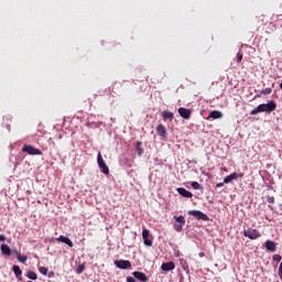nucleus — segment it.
I'll use <instances>...</instances> for the list:
<instances>
[{"label":"nucleus","instance_id":"obj_1","mask_svg":"<svg viewBox=\"0 0 282 282\" xmlns=\"http://www.w3.org/2000/svg\"><path fill=\"white\" fill-rule=\"evenodd\" d=\"M276 109V102L270 101L268 104H261L256 109L251 110V116H257V113H261L265 111L267 113H272Z\"/></svg>","mask_w":282,"mask_h":282},{"label":"nucleus","instance_id":"obj_2","mask_svg":"<svg viewBox=\"0 0 282 282\" xmlns=\"http://www.w3.org/2000/svg\"><path fill=\"white\" fill-rule=\"evenodd\" d=\"M97 162L99 169H101V173H104V175H109V166H107V163H105V160L102 159V154H100V152L97 155Z\"/></svg>","mask_w":282,"mask_h":282},{"label":"nucleus","instance_id":"obj_3","mask_svg":"<svg viewBox=\"0 0 282 282\" xmlns=\"http://www.w3.org/2000/svg\"><path fill=\"white\" fill-rule=\"evenodd\" d=\"M188 215L195 217V219H200L202 221H208V216L200 210H189Z\"/></svg>","mask_w":282,"mask_h":282},{"label":"nucleus","instance_id":"obj_4","mask_svg":"<svg viewBox=\"0 0 282 282\" xmlns=\"http://www.w3.org/2000/svg\"><path fill=\"white\" fill-rule=\"evenodd\" d=\"M23 152L28 153L29 155H43V152H41V150L32 145H24Z\"/></svg>","mask_w":282,"mask_h":282},{"label":"nucleus","instance_id":"obj_5","mask_svg":"<svg viewBox=\"0 0 282 282\" xmlns=\"http://www.w3.org/2000/svg\"><path fill=\"white\" fill-rule=\"evenodd\" d=\"M243 235L252 240L259 239V237H261V234H259V230L257 229H247L243 231Z\"/></svg>","mask_w":282,"mask_h":282},{"label":"nucleus","instance_id":"obj_6","mask_svg":"<svg viewBox=\"0 0 282 282\" xmlns=\"http://www.w3.org/2000/svg\"><path fill=\"white\" fill-rule=\"evenodd\" d=\"M116 265L119 270H129V268H131V262L129 260H119L116 261Z\"/></svg>","mask_w":282,"mask_h":282},{"label":"nucleus","instance_id":"obj_7","mask_svg":"<svg viewBox=\"0 0 282 282\" xmlns=\"http://www.w3.org/2000/svg\"><path fill=\"white\" fill-rule=\"evenodd\" d=\"M150 235H151V232L149 231V229H143L142 237H143L144 246H148V247L153 246V241H151V239H149Z\"/></svg>","mask_w":282,"mask_h":282},{"label":"nucleus","instance_id":"obj_8","mask_svg":"<svg viewBox=\"0 0 282 282\" xmlns=\"http://www.w3.org/2000/svg\"><path fill=\"white\" fill-rule=\"evenodd\" d=\"M238 177H243V174H238L237 172H234L232 174L225 177L224 184H230V182L238 180Z\"/></svg>","mask_w":282,"mask_h":282},{"label":"nucleus","instance_id":"obj_9","mask_svg":"<svg viewBox=\"0 0 282 282\" xmlns=\"http://www.w3.org/2000/svg\"><path fill=\"white\" fill-rule=\"evenodd\" d=\"M178 113L181 116V118H184V120H188L191 118V109H186V108H178Z\"/></svg>","mask_w":282,"mask_h":282},{"label":"nucleus","instance_id":"obj_10","mask_svg":"<svg viewBox=\"0 0 282 282\" xmlns=\"http://www.w3.org/2000/svg\"><path fill=\"white\" fill-rule=\"evenodd\" d=\"M132 274H133L134 279H138V281H141V282L149 281V276H147V274H144L140 271H134Z\"/></svg>","mask_w":282,"mask_h":282},{"label":"nucleus","instance_id":"obj_11","mask_svg":"<svg viewBox=\"0 0 282 282\" xmlns=\"http://www.w3.org/2000/svg\"><path fill=\"white\" fill-rule=\"evenodd\" d=\"M161 270L163 272H171V270H175V262H165L161 265Z\"/></svg>","mask_w":282,"mask_h":282},{"label":"nucleus","instance_id":"obj_12","mask_svg":"<svg viewBox=\"0 0 282 282\" xmlns=\"http://www.w3.org/2000/svg\"><path fill=\"white\" fill-rule=\"evenodd\" d=\"M57 241H61L62 243H66L68 248H74V242H72V240L65 236H59L57 238Z\"/></svg>","mask_w":282,"mask_h":282},{"label":"nucleus","instance_id":"obj_13","mask_svg":"<svg viewBox=\"0 0 282 282\" xmlns=\"http://www.w3.org/2000/svg\"><path fill=\"white\" fill-rule=\"evenodd\" d=\"M265 248H267V250H269V252H276V242H274L272 240H267Z\"/></svg>","mask_w":282,"mask_h":282},{"label":"nucleus","instance_id":"obj_14","mask_svg":"<svg viewBox=\"0 0 282 282\" xmlns=\"http://www.w3.org/2000/svg\"><path fill=\"white\" fill-rule=\"evenodd\" d=\"M13 254H15L18 261H20V263H25V261H28V256H22L21 252H19V250L14 249L13 250Z\"/></svg>","mask_w":282,"mask_h":282},{"label":"nucleus","instance_id":"obj_15","mask_svg":"<svg viewBox=\"0 0 282 282\" xmlns=\"http://www.w3.org/2000/svg\"><path fill=\"white\" fill-rule=\"evenodd\" d=\"M177 193H180L182 195V197H187L191 198L193 197V193L188 192L186 188L184 187H178L177 188Z\"/></svg>","mask_w":282,"mask_h":282},{"label":"nucleus","instance_id":"obj_16","mask_svg":"<svg viewBox=\"0 0 282 282\" xmlns=\"http://www.w3.org/2000/svg\"><path fill=\"white\" fill-rule=\"evenodd\" d=\"M1 252L6 257H10V254H12V249H10V246L3 243V245H1Z\"/></svg>","mask_w":282,"mask_h":282},{"label":"nucleus","instance_id":"obj_17","mask_svg":"<svg viewBox=\"0 0 282 282\" xmlns=\"http://www.w3.org/2000/svg\"><path fill=\"white\" fill-rule=\"evenodd\" d=\"M209 118H213L214 120H218L219 118H224V113H221V111L219 110H213L209 113Z\"/></svg>","mask_w":282,"mask_h":282},{"label":"nucleus","instance_id":"obj_18","mask_svg":"<svg viewBox=\"0 0 282 282\" xmlns=\"http://www.w3.org/2000/svg\"><path fill=\"white\" fill-rule=\"evenodd\" d=\"M156 131L159 135H161V138H164V135H166V128L163 124H159Z\"/></svg>","mask_w":282,"mask_h":282},{"label":"nucleus","instance_id":"obj_19","mask_svg":"<svg viewBox=\"0 0 282 282\" xmlns=\"http://www.w3.org/2000/svg\"><path fill=\"white\" fill-rule=\"evenodd\" d=\"M12 271L14 272L17 279H20L21 274H23V271H21V268H19L17 264L12 267Z\"/></svg>","mask_w":282,"mask_h":282},{"label":"nucleus","instance_id":"obj_20","mask_svg":"<svg viewBox=\"0 0 282 282\" xmlns=\"http://www.w3.org/2000/svg\"><path fill=\"white\" fill-rule=\"evenodd\" d=\"M163 118L164 120H173L174 116L171 111H163Z\"/></svg>","mask_w":282,"mask_h":282},{"label":"nucleus","instance_id":"obj_21","mask_svg":"<svg viewBox=\"0 0 282 282\" xmlns=\"http://www.w3.org/2000/svg\"><path fill=\"white\" fill-rule=\"evenodd\" d=\"M28 279H31V281H36L37 276L34 271H29L26 274Z\"/></svg>","mask_w":282,"mask_h":282},{"label":"nucleus","instance_id":"obj_22","mask_svg":"<svg viewBox=\"0 0 282 282\" xmlns=\"http://www.w3.org/2000/svg\"><path fill=\"white\" fill-rule=\"evenodd\" d=\"M142 142L138 141L137 142V151H138V155H142V153H144V151L142 150Z\"/></svg>","mask_w":282,"mask_h":282},{"label":"nucleus","instance_id":"obj_23","mask_svg":"<svg viewBox=\"0 0 282 282\" xmlns=\"http://www.w3.org/2000/svg\"><path fill=\"white\" fill-rule=\"evenodd\" d=\"M176 223L184 226L186 224V220L184 219V216L175 217Z\"/></svg>","mask_w":282,"mask_h":282},{"label":"nucleus","instance_id":"obj_24","mask_svg":"<svg viewBox=\"0 0 282 282\" xmlns=\"http://www.w3.org/2000/svg\"><path fill=\"white\" fill-rule=\"evenodd\" d=\"M83 272H85V264H79L77 270H76V273L77 274H83Z\"/></svg>","mask_w":282,"mask_h":282},{"label":"nucleus","instance_id":"obj_25","mask_svg":"<svg viewBox=\"0 0 282 282\" xmlns=\"http://www.w3.org/2000/svg\"><path fill=\"white\" fill-rule=\"evenodd\" d=\"M261 94H263V96H268L272 94V88H265L264 90L261 91Z\"/></svg>","mask_w":282,"mask_h":282},{"label":"nucleus","instance_id":"obj_26","mask_svg":"<svg viewBox=\"0 0 282 282\" xmlns=\"http://www.w3.org/2000/svg\"><path fill=\"white\" fill-rule=\"evenodd\" d=\"M192 188H195V191H199V183L192 182Z\"/></svg>","mask_w":282,"mask_h":282},{"label":"nucleus","instance_id":"obj_27","mask_svg":"<svg viewBox=\"0 0 282 282\" xmlns=\"http://www.w3.org/2000/svg\"><path fill=\"white\" fill-rule=\"evenodd\" d=\"M39 270H40L41 274H44V275L47 274V268H45V267H40Z\"/></svg>","mask_w":282,"mask_h":282},{"label":"nucleus","instance_id":"obj_28","mask_svg":"<svg viewBox=\"0 0 282 282\" xmlns=\"http://www.w3.org/2000/svg\"><path fill=\"white\" fill-rule=\"evenodd\" d=\"M281 256L280 254H274L273 256V261H278V262H280L281 261Z\"/></svg>","mask_w":282,"mask_h":282},{"label":"nucleus","instance_id":"obj_29","mask_svg":"<svg viewBox=\"0 0 282 282\" xmlns=\"http://www.w3.org/2000/svg\"><path fill=\"white\" fill-rule=\"evenodd\" d=\"M267 200L269 204H274V196H269Z\"/></svg>","mask_w":282,"mask_h":282},{"label":"nucleus","instance_id":"obj_30","mask_svg":"<svg viewBox=\"0 0 282 282\" xmlns=\"http://www.w3.org/2000/svg\"><path fill=\"white\" fill-rule=\"evenodd\" d=\"M243 59V55L241 54H238V57H237V63H241V61Z\"/></svg>","mask_w":282,"mask_h":282},{"label":"nucleus","instance_id":"obj_31","mask_svg":"<svg viewBox=\"0 0 282 282\" xmlns=\"http://www.w3.org/2000/svg\"><path fill=\"white\" fill-rule=\"evenodd\" d=\"M182 226H184V225H176L177 232H182Z\"/></svg>","mask_w":282,"mask_h":282},{"label":"nucleus","instance_id":"obj_32","mask_svg":"<svg viewBox=\"0 0 282 282\" xmlns=\"http://www.w3.org/2000/svg\"><path fill=\"white\" fill-rule=\"evenodd\" d=\"M127 281H128V282H135V279L129 276V278L127 279Z\"/></svg>","mask_w":282,"mask_h":282},{"label":"nucleus","instance_id":"obj_33","mask_svg":"<svg viewBox=\"0 0 282 282\" xmlns=\"http://www.w3.org/2000/svg\"><path fill=\"white\" fill-rule=\"evenodd\" d=\"M0 241H6V236L0 235Z\"/></svg>","mask_w":282,"mask_h":282},{"label":"nucleus","instance_id":"obj_34","mask_svg":"<svg viewBox=\"0 0 282 282\" xmlns=\"http://www.w3.org/2000/svg\"><path fill=\"white\" fill-rule=\"evenodd\" d=\"M216 186H217V188H219V187L224 186V183H218Z\"/></svg>","mask_w":282,"mask_h":282},{"label":"nucleus","instance_id":"obj_35","mask_svg":"<svg viewBox=\"0 0 282 282\" xmlns=\"http://www.w3.org/2000/svg\"><path fill=\"white\" fill-rule=\"evenodd\" d=\"M199 257H204V252H200V253H199Z\"/></svg>","mask_w":282,"mask_h":282},{"label":"nucleus","instance_id":"obj_36","mask_svg":"<svg viewBox=\"0 0 282 282\" xmlns=\"http://www.w3.org/2000/svg\"><path fill=\"white\" fill-rule=\"evenodd\" d=\"M280 88L282 89V82H281V84H280Z\"/></svg>","mask_w":282,"mask_h":282}]
</instances>
